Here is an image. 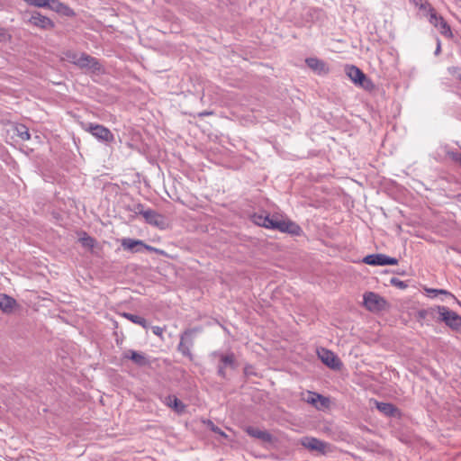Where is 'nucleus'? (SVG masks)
Instances as JSON below:
<instances>
[{
	"label": "nucleus",
	"mask_w": 461,
	"mask_h": 461,
	"mask_svg": "<svg viewBox=\"0 0 461 461\" xmlns=\"http://www.w3.org/2000/svg\"><path fill=\"white\" fill-rule=\"evenodd\" d=\"M212 358H217V375L222 379L227 378V369L234 370L238 367V361L233 352L215 350L211 353Z\"/></svg>",
	"instance_id": "1"
},
{
	"label": "nucleus",
	"mask_w": 461,
	"mask_h": 461,
	"mask_svg": "<svg viewBox=\"0 0 461 461\" xmlns=\"http://www.w3.org/2000/svg\"><path fill=\"white\" fill-rule=\"evenodd\" d=\"M203 330L202 327H194L185 330L180 334V341L177 345V351L189 360H194V355L191 348L194 347L196 334Z\"/></svg>",
	"instance_id": "2"
},
{
	"label": "nucleus",
	"mask_w": 461,
	"mask_h": 461,
	"mask_svg": "<svg viewBox=\"0 0 461 461\" xmlns=\"http://www.w3.org/2000/svg\"><path fill=\"white\" fill-rule=\"evenodd\" d=\"M83 129L92 134L99 142L110 146L114 143L113 133L105 126L94 122L83 123Z\"/></svg>",
	"instance_id": "3"
},
{
	"label": "nucleus",
	"mask_w": 461,
	"mask_h": 461,
	"mask_svg": "<svg viewBox=\"0 0 461 461\" xmlns=\"http://www.w3.org/2000/svg\"><path fill=\"white\" fill-rule=\"evenodd\" d=\"M347 76L351 81L357 86L364 88L365 90H372L375 87L374 83L366 75L357 67L354 65H347L345 68Z\"/></svg>",
	"instance_id": "4"
},
{
	"label": "nucleus",
	"mask_w": 461,
	"mask_h": 461,
	"mask_svg": "<svg viewBox=\"0 0 461 461\" xmlns=\"http://www.w3.org/2000/svg\"><path fill=\"white\" fill-rule=\"evenodd\" d=\"M364 307L372 312H381L389 306L388 302L375 292H366L363 295Z\"/></svg>",
	"instance_id": "5"
},
{
	"label": "nucleus",
	"mask_w": 461,
	"mask_h": 461,
	"mask_svg": "<svg viewBox=\"0 0 461 461\" xmlns=\"http://www.w3.org/2000/svg\"><path fill=\"white\" fill-rule=\"evenodd\" d=\"M444 305H435L424 309H420L415 313V320L421 326L429 325L432 321L439 323V315L442 312Z\"/></svg>",
	"instance_id": "6"
},
{
	"label": "nucleus",
	"mask_w": 461,
	"mask_h": 461,
	"mask_svg": "<svg viewBox=\"0 0 461 461\" xmlns=\"http://www.w3.org/2000/svg\"><path fill=\"white\" fill-rule=\"evenodd\" d=\"M122 360H130L138 367H151L156 358H152L142 351L126 349L122 355Z\"/></svg>",
	"instance_id": "7"
},
{
	"label": "nucleus",
	"mask_w": 461,
	"mask_h": 461,
	"mask_svg": "<svg viewBox=\"0 0 461 461\" xmlns=\"http://www.w3.org/2000/svg\"><path fill=\"white\" fill-rule=\"evenodd\" d=\"M77 63L78 68L87 73L100 75L104 72V68L99 59L86 52L80 54V60Z\"/></svg>",
	"instance_id": "8"
},
{
	"label": "nucleus",
	"mask_w": 461,
	"mask_h": 461,
	"mask_svg": "<svg viewBox=\"0 0 461 461\" xmlns=\"http://www.w3.org/2000/svg\"><path fill=\"white\" fill-rule=\"evenodd\" d=\"M439 315V323H444L453 331H461V316L447 306H443Z\"/></svg>",
	"instance_id": "9"
},
{
	"label": "nucleus",
	"mask_w": 461,
	"mask_h": 461,
	"mask_svg": "<svg viewBox=\"0 0 461 461\" xmlns=\"http://www.w3.org/2000/svg\"><path fill=\"white\" fill-rule=\"evenodd\" d=\"M319 359L329 368L334 371H339L343 366L339 357L331 350L325 348L317 349Z\"/></svg>",
	"instance_id": "10"
},
{
	"label": "nucleus",
	"mask_w": 461,
	"mask_h": 461,
	"mask_svg": "<svg viewBox=\"0 0 461 461\" xmlns=\"http://www.w3.org/2000/svg\"><path fill=\"white\" fill-rule=\"evenodd\" d=\"M362 262L369 266H395L398 264L396 258L389 257L385 254L376 253L369 254L363 258Z\"/></svg>",
	"instance_id": "11"
},
{
	"label": "nucleus",
	"mask_w": 461,
	"mask_h": 461,
	"mask_svg": "<svg viewBox=\"0 0 461 461\" xmlns=\"http://www.w3.org/2000/svg\"><path fill=\"white\" fill-rule=\"evenodd\" d=\"M278 231L287 233L292 236H301L303 231L299 224L290 219H284L280 216Z\"/></svg>",
	"instance_id": "12"
},
{
	"label": "nucleus",
	"mask_w": 461,
	"mask_h": 461,
	"mask_svg": "<svg viewBox=\"0 0 461 461\" xmlns=\"http://www.w3.org/2000/svg\"><path fill=\"white\" fill-rule=\"evenodd\" d=\"M29 23L35 27L42 30H52L55 27L54 22L47 16L42 15L40 12H33L29 19Z\"/></svg>",
	"instance_id": "13"
},
{
	"label": "nucleus",
	"mask_w": 461,
	"mask_h": 461,
	"mask_svg": "<svg viewBox=\"0 0 461 461\" xmlns=\"http://www.w3.org/2000/svg\"><path fill=\"white\" fill-rule=\"evenodd\" d=\"M305 402L314 406L317 410H324L326 408H329L330 403V401L328 397H325L322 394L311 391H308Z\"/></svg>",
	"instance_id": "14"
},
{
	"label": "nucleus",
	"mask_w": 461,
	"mask_h": 461,
	"mask_svg": "<svg viewBox=\"0 0 461 461\" xmlns=\"http://www.w3.org/2000/svg\"><path fill=\"white\" fill-rule=\"evenodd\" d=\"M301 444L311 451H316L324 454L328 444L321 439L313 437H303L301 439Z\"/></svg>",
	"instance_id": "15"
},
{
	"label": "nucleus",
	"mask_w": 461,
	"mask_h": 461,
	"mask_svg": "<svg viewBox=\"0 0 461 461\" xmlns=\"http://www.w3.org/2000/svg\"><path fill=\"white\" fill-rule=\"evenodd\" d=\"M305 63L315 74L319 76L329 73L330 68L325 61L316 57H310L305 59Z\"/></svg>",
	"instance_id": "16"
},
{
	"label": "nucleus",
	"mask_w": 461,
	"mask_h": 461,
	"mask_svg": "<svg viewBox=\"0 0 461 461\" xmlns=\"http://www.w3.org/2000/svg\"><path fill=\"white\" fill-rule=\"evenodd\" d=\"M142 217L144 218L145 221L149 225L158 227L160 229H164L165 227L164 216L153 209L147 208V211L143 212Z\"/></svg>",
	"instance_id": "17"
},
{
	"label": "nucleus",
	"mask_w": 461,
	"mask_h": 461,
	"mask_svg": "<svg viewBox=\"0 0 461 461\" xmlns=\"http://www.w3.org/2000/svg\"><path fill=\"white\" fill-rule=\"evenodd\" d=\"M48 8L66 17L76 16V13L72 8H70L66 4L59 2V0H50Z\"/></svg>",
	"instance_id": "18"
},
{
	"label": "nucleus",
	"mask_w": 461,
	"mask_h": 461,
	"mask_svg": "<svg viewBox=\"0 0 461 461\" xmlns=\"http://www.w3.org/2000/svg\"><path fill=\"white\" fill-rule=\"evenodd\" d=\"M121 247L123 250L131 253H141L144 241L137 239L123 238L121 240Z\"/></svg>",
	"instance_id": "19"
},
{
	"label": "nucleus",
	"mask_w": 461,
	"mask_h": 461,
	"mask_svg": "<svg viewBox=\"0 0 461 461\" xmlns=\"http://www.w3.org/2000/svg\"><path fill=\"white\" fill-rule=\"evenodd\" d=\"M375 407L386 417L399 418L402 415L401 411L394 404L390 402H375Z\"/></svg>",
	"instance_id": "20"
},
{
	"label": "nucleus",
	"mask_w": 461,
	"mask_h": 461,
	"mask_svg": "<svg viewBox=\"0 0 461 461\" xmlns=\"http://www.w3.org/2000/svg\"><path fill=\"white\" fill-rule=\"evenodd\" d=\"M245 432L251 438L260 439L263 442L269 443L272 441V435L266 429L262 430L254 426H247Z\"/></svg>",
	"instance_id": "21"
},
{
	"label": "nucleus",
	"mask_w": 461,
	"mask_h": 461,
	"mask_svg": "<svg viewBox=\"0 0 461 461\" xmlns=\"http://www.w3.org/2000/svg\"><path fill=\"white\" fill-rule=\"evenodd\" d=\"M17 306V302L14 298L5 294H0V310L5 313H11Z\"/></svg>",
	"instance_id": "22"
},
{
	"label": "nucleus",
	"mask_w": 461,
	"mask_h": 461,
	"mask_svg": "<svg viewBox=\"0 0 461 461\" xmlns=\"http://www.w3.org/2000/svg\"><path fill=\"white\" fill-rule=\"evenodd\" d=\"M165 403L177 413L183 412L185 409V405L176 395H167Z\"/></svg>",
	"instance_id": "23"
},
{
	"label": "nucleus",
	"mask_w": 461,
	"mask_h": 461,
	"mask_svg": "<svg viewBox=\"0 0 461 461\" xmlns=\"http://www.w3.org/2000/svg\"><path fill=\"white\" fill-rule=\"evenodd\" d=\"M425 292H426L427 295L430 298H435L438 295L442 294L447 298L453 299L459 305H461V303L456 299V297L452 293H450L445 289L425 288Z\"/></svg>",
	"instance_id": "24"
},
{
	"label": "nucleus",
	"mask_w": 461,
	"mask_h": 461,
	"mask_svg": "<svg viewBox=\"0 0 461 461\" xmlns=\"http://www.w3.org/2000/svg\"><path fill=\"white\" fill-rule=\"evenodd\" d=\"M280 216L277 214L270 215L269 213H265V225L263 226L266 229L272 230H278Z\"/></svg>",
	"instance_id": "25"
},
{
	"label": "nucleus",
	"mask_w": 461,
	"mask_h": 461,
	"mask_svg": "<svg viewBox=\"0 0 461 461\" xmlns=\"http://www.w3.org/2000/svg\"><path fill=\"white\" fill-rule=\"evenodd\" d=\"M280 216L277 214L270 215L269 213H265V225L263 226L266 229L272 230H278Z\"/></svg>",
	"instance_id": "26"
},
{
	"label": "nucleus",
	"mask_w": 461,
	"mask_h": 461,
	"mask_svg": "<svg viewBox=\"0 0 461 461\" xmlns=\"http://www.w3.org/2000/svg\"><path fill=\"white\" fill-rule=\"evenodd\" d=\"M122 316L125 318L126 320L131 321L132 323L138 324L141 326L144 329L149 328V323L147 320L140 315H136L130 312H122Z\"/></svg>",
	"instance_id": "27"
},
{
	"label": "nucleus",
	"mask_w": 461,
	"mask_h": 461,
	"mask_svg": "<svg viewBox=\"0 0 461 461\" xmlns=\"http://www.w3.org/2000/svg\"><path fill=\"white\" fill-rule=\"evenodd\" d=\"M79 242L84 248L91 250L96 245V240L89 236L86 232H83L82 237L79 238Z\"/></svg>",
	"instance_id": "28"
},
{
	"label": "nucleus",
	"mask_w": 461,
	"mask_h": 461,
	"mask_svg": "<svg viewBox=\"0 0 461 461\" xmlns=\"http://www.w3.org/2000/svg\"><path fill=\"white\" fill-rule=\"evenodd\" d=\"M439 30V32L446 38L450 39L453 37V33L451 31V28L449 24L447 23V21L443 18L442 21L439 23L438 26L437 27Z\"/></svg>",
	"instance_id": "29"
},
{
	"label": "nucleus",
	"mask_w": 461,
	"mask_h": 461,
	"mask_svg": "<svg viewBox=\"0 0 461 461\" xmlns=\"http://www.w3.org/2000/svg\"><path fill=\"white\" fill-rule=\"evenodd\" d=\"M16 134L23 140H28L31 138L28 128L23 124H20L16 127Z\"/></svg>",
	"instance_id": "30"
},
{
	"label": "nucleus",
	"mask_w": 461,
	"mask_h": 461,
	"mask_svg": "<svg viewBox=\"0 0 461 461\" xmlns=\"http://www.w3.org/2000/svg\"><path fill=\"white\" fill-rule=\"evenodd\" d=\"M431 25L434 27H438L439 23L442 21L443 16L438 14L436 10H434L432 13L429 14V16H426Z\"/></svg>",
	"instance_id": "31"
},
{
	"label": "nucleus",
	"mask_w": 461,
	"mask_h": 461,
	"mask_svg": "<svg viewBox=\"0 0 461 461\" xmlns=\"http://www.w3.org/2000/svg\"><path fill=\"white\" fill-rule=\"evenodd\" d=\"M65 55H66V58L68 62L74 64L75 66H77L78 68L77 62L80 60V55H78L77 52L71 51V50L67 51L65 53Z\"/></svg>",
	"instance_id": "32"
},
{
	"label": "nucleus",
	"mask_w": 461,
	"mask_h": 461,
	"mask_svg": "<svg viewBox=\"0 0 461 461\" xmlns=\"http://www.w3.org/2000/svg\"><path fill=\"white\" fill-rule=\"evenodd\" d=\"M418 8L425 17L429 16V14L435 10L428 0L423 1L422 6H419Z\"/></svg>",
	"instance_id": "33"
},
{
	"label": "nucleus",
	"mask_w": 461,
	"mask_h": 461,
	"mask_svg": "<svg viewBox=\"0 0 461 461\" xmlns=\"http://www.w3.org/2000/svg\"><path fill=\"white\" fill-rule=\"evenodd\" d=\"M250 220L258 226L263 227L265 225V214L263 213L255 212L250 216Z\"/></svg>",
	"instance_id": "34"
},
{
	"label": "nucleus",
	"mask_w": 461,
	"mask_h": 461,
	"mask_svg": "<svg viewBox=\"0 0 461 461\" xmlns=\"http://www.w3.org/2000/svg\"><path fill=\"white\" fill-rule=\"evenodd\" d=\"M447 157L449 158L453 162L461 166V153L457 150H447L446 152Z\"/></svg>",
	"instance_id": "35"
},
{
	"label": "nucleus",
	"mask_w": 461,
	"mask_h": 461,
	"mask_svg": "<svg viewBox=\"0 0 461 461\" xmlns=\"http://www.w3.org/2000/svg\"><path fill=\"white\" fill-rule=\"evenodd\" d=\"M29 5L48 8L50 0H24Z\"/></svg>",
	"instance_id": "36"
},
{
	"label": "nucleus",
	"mask_w": 461,
	"mask_h": 461,
	"mask_svg": "<svg viewBox=\"0 0 461 461\" xmlns=\"http://www.w3.org/2000/svg\"><path fill=\"white\" fill-rule=\"evenodd\" d=\"M390 284L393 285V286H395L401 290H404L408 287V284L405 282V281H402L400 280L399 278L397 277H392L390 279Z\"/></svg>",
	"instance_id": "37"
},
{
	"label": "nucleus",
	"mask_w": 461,
	"mask_h": 461,
	"mask_svg": "<svg viewBox=\"0 0 461 461\" xmlns=\"http://www.w3.org/2000/svg\"><path fill=\"white\" fill-rule=\"evenodd\" d=\"M132 212H134L136 215H141L143 216V212L147 211V208L144 204L138 203L133 204L132 208L130 209Z\"/></svg>",
	"instance_id": "38"
},
{
	"label": "nucleus",
	"mask_w": 461,
	"mask_h": 461,
	"mask_svg": "<svg viewBox=\"0 0 461 461\" xmlns=\"http://www.w3.org/2000/svg\"><path fill=\"white\" fill-rule=\"evenodd\" d=\"M448 73L456 77V79L461 81V68L459 67H449L447 68Z\"/></svg>",
	"instance_id": "39"
},
{
	"label": "nucleus",
	"mask_w": 461,
	"mask_h": 461,
	"mask_svg": "<svg viewBox=\"0 0 461 461\" xmlns=\"http://www.w3.org/2000/svg\"><path fill=\"white\" fill-rule=\"evenodd\" d=\"M144 250H147V251H149V252H154V253L158 254V255H165L164 250H162L160 249H158V248H155V247H152L150 245H148L145 242H144V247H142V252Z\"/></svg>",
	"instance_id": "40"
},
{
	"label": "nucleus",
	"mask_w": 461,
	"mask_h": 461,
	"mask_svg": "<svg viewBox=\"0 0 461 461\" xmlns=\"http://www.w3.org/2000/svg\"><path fill=\"white\" fill-rule=\"evenodd\" d=\"M208 427L212 432L219 434L221 437L227 438V435L218 426L214 425L212 421L208 420Z\"/></svg>",
	"instance_id": "41"
},
{
	"label": "nucleus",
	"mask_w": 461,
	"mask_h": 461,
	"mask_svg": "<svg viewBox=\"0 0 461 461\" xmlns=\"http://www.w3.org/2000/svg\"><path fill=\"white\" fill-rule=\"evenodd\" d=\"M151 330H152L153 334H155L156 336L161 337L165 330V328H162L159 326H153V327H151Z\"/></svg>",
	"instance_id": "42"
},
{
	"label": "nucleus",
	"mask_w": 461,
	"mask_h": 461,
	"mask_svg": "<svg viewBox=\"0 0 461 461\" xmlns=\"http://www.w3.org/2000/svg\"><path fill=\"white\" fill-rule=\"evenodd\" d=\"M440 52H441V42H440V40L438 38H437V47L434 51V54L436 56H438V55H439Z\"/></svg>",
	"instance_id": "43"
},
{
	"label": "nucleus",
	"mask_w": 461,
	"mask_h": 461,
	"mask_svg": "<svg viewBox=\"0 0 461 461\" xmlns=\"http://www.w3.org/2000/svg\"><path fill=\"white\" fill-rule=\"evenodd\" d=\"M244 373L246 375H256V373H254L253 371H251V366H245L244 368Z\"/></svg>",
	"instance_id": "44"
},
{
	"label": "nucleus",
	"mask_w": 461,
	"mask_h": 461,
	"mask_svg": "<svg viewBox=\"0 0 461 461\" xmlns=\"http://www.w3.org/2000/svg\"><path fill=\"white\" fill-rule=\"evenodd\" d=\"M212 114V112L203 111L200 113L198 115L199 117H204Z\"/></svg>",
	"instance_id": "45"
}]
</instances>
